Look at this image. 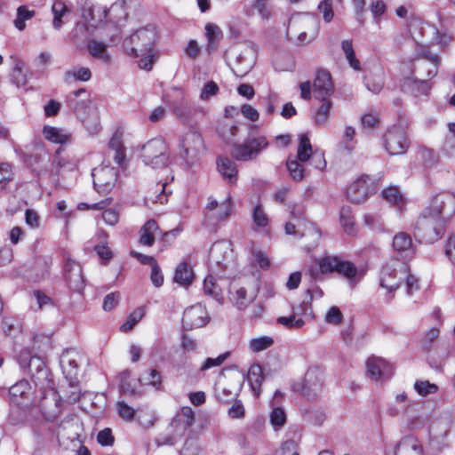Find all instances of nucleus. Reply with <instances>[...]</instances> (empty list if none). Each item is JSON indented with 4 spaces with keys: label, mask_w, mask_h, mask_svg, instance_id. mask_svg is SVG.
Here are the masks:
<instances>
[{
    "label": "nucleus",
    "mask_w": 455,
    "mask_h": 455,
    "mask_svg": "<svg viewBox=\"0 0 455 455\" xmlns=\"http://www.w3.org/2000/svg\"><path fill=\"white\" fill-rule=\"evenodd\" d=\"M287 169L290 172L291 177L297 181H300L304 179L305 169L298 159H288L286 163Z\"/></svg>",
    "instance_id": "nucleus-51"
},
{
    "label": "nucleus",
    "mask_w": 455,
    "mask_h": 455,
    "mask_svg": "<svg viewBox=\"0 0 455 455\" xmlns=\"http://www.w3.org/2000/svg\"><path fill=\"white\" fill-rule=\"evenodd\" d=\"M392 248L397 257L408 259L413 257L414 246L411 235L406 232H399L393 237Z\"/></svg>",
    "instance_id": "nucleus-23"
},
{
    "label": "nucleus",
    "mask_w": 455,
    "mask_h": 455,
    "mask_svg": "<svg viewBox=\"0 0 455 455\" xmlns=\"http://www.w3.org/2000/svg\"><path fill=\"white\" fill-rule=\"evenodd\" d=\"M333 84L329 71L319 69L316 71L313 84V92L315 100H326L333 92Z\"/></svg>",
    "instance_id": "nucleus-21"
},
{
    "label": "nucleus",
    "mask_w": 455,
    "mask_h": 455,
    "mask_svg": "<svg viewBox=\"0 0 455 455\" xmlns=\"http://www.w3.org/2000/svg\"><path fill=\"white\" fill-rule=\"evenodd\" d=\"M377 181L369 175H362L352 182L346 191L347 198L353 204L365 202L377 191Z\"/></svg>",
    "instance_id": "nucleus-11"
},
{
    "label": "nucleus",
    "mask_w": 455,
    "mask_h": 455,
    "mask_svg": "<svg viewBox=\"0 0 455 455\" xmlns=\"http://www.w3.org/2000/svg\"><path fill=\"white\" fill-rule=\"evenodd\" d=\"M424 210H430L431 215L441 217L444 222L455 213V195L450 192H441L433 198L431 204Z\"/></svg>",
    "instance_id": "nucleus-15"
},
{
    "label": "nucleus",
    "mask_w": 455,
    "mask_h": 455,
    "mask_svg": "<svg viewBox=\"0 0 455 455\" xmlns=\"http://www.w3.org/2000/svg\"><path fill=\"white\" fill-rule=\"evenodd\" d=\"M209 321V316L205 307L201 304H196L186 308L182 316L184 326L194 329L204 326Z\"/></svg>",
    "instance_id": "nucleus-20"
},
{
    "label": "nucleus",
    "mask_w": 455,
    "mask_h": 455,
    "mask_svg": "<svg viewBox=\"0 0 455 455\" xmlns=\"http://www.w3.org/2000/svg\"><path fill=\"white\" fill-rule=\"evenodd\" d=\"M23 67V61L15 59L12 70L10 74V81L18 88L22 87L27 84V76L22 72Z\"/></svg>",
    "instance_id": "nucleus-43"
},
{
    "label": "nucleus",
    "mask_w": 455,
    "mask_h": 455,
    "mask_svg": "<svg viewBox=\"0 0 455 455\" xmlns=\"http://www.w3.org/2000/svg\"><path fill=\"white\" fill-rule=\"evenodd\" d=\"M42 132L44 139L52 143L65 145L71 142V133L65 129L44 125Z\"/></svg>",
    "instance_id": "nucleus-29"
},
{
    "label": "nucleus",
    "mask_w": 455,
    "mask_h": 455,
    "mask_svg": "<svg viewBox=\"0 0 455 455\" xmlns=\"http://www.w3.org/2000/svg\"><path fill=\"white\" fill-rule=\"evenodd\" d=\"M8 392L11 398H27L32 395L33 386L28 379H22L10 387Z\"/></svg>",
    "instance_id": "nucleus-36"
},
{
    "label": "nucleus",
    "mask_w": 455,
    "mask_h": 455,
    "mask_svg": "<svg viewBox=\"0 0 455 455\" xmlns=\"http://www.w3.org/2000/svg\"><path fill=\"white\" fill-rule=\"evenodd\" d=\"M252 220L258 228H266L268 224L267 215L265 213L260 204L256 205L252 211Z\"/></svg>",
    "instance_id": "nucleus-57"
},
{
    "label": "nucleus",
    "mask_w": 455,
    "mask_h": 455,
    "mask_svg": "<svg viewBox=\"0 0 455 455\" xmlns=\"http://www.w3.org/2000/svg\"><path fill=\"white\" fill-rule=\"evenodd\" d=\"M229 353L226 352L221 355H219L215 358L208 357L204 360L202 365L199 368L201 372L206 371L213 367H220L228 357Z\"/></svg>",
    "instance_id": "nucleus-55"
},
{
    "label": "nucleus",
    "mask_w": 455,
    "mask_h": 455,
    "mask_svg": "<svg viewBox=\"0 0 455 455\" xmlns=\"http://www.w3.org/2000/svg\"><path fill=\"white\" fill-rule=\"evenodd\" d=\"M92 77V72L90 68L81 67L74 68L67 70L64 74V81L67 84H71L76 81L87 82Z\"/></svg>",
    "instance_id": "nucleus-38"
},
{
    "label": "nucleus",
    "mask_w": 455,
    "mask_h": 455,
    "mask_svg": "<svg viewBox=\"0 0 455 455\" xmlns=\"http://www.w3.org/2000/svg\"><path fill=\"white\" fill-rule=\"evenodd\" d=\"M108 148L114 151V161L119 166H123L125 160V148L123 145L121 136L114 134L108 142Z\"/></svg>",
    "instance_id": "nucleus-39"
},
{
    "label": "nucleus",
    "mask_w": 455,
    "mask_h": 455,
    "mask_svg": "<svg viewBox=\"0 0 455 455\" xmlns=\"http://www.w3.org/2000/svg\"><path fill=\"white\" fill-rule=\"evenodd\" d=\"M194 278V272L192 267L188 262H181L175 269L173 280L175 283L188 286L192 283Z\"/></svg>",
    "instance_id": "nucleus-33"
},
{
    "label": "nucleus",
    "mask_w": 455,
    "mask_h": 455,
    "mask_svg": "<svg viewBox=\"0 0 455 455\" xmlns=\"http://www.w3.org/2000/svg\"><path fill=\"white\" fill-rule=\"evenodd\" d=\"M298 24L308 31H302L298 35L299 44H309L315 40L320 28V22L316 17L303 14L292 15L289 20V28H294Z\"/></svg>",
    "instance_id": "nucleus-13"
},
{
    "label": "nucleus",
    "mask_w": 455,
    "mask_h": 455,
    "mask_svg": "<svg viewBox=\"0 0 455 455\" xmlns=\"http://www.w3.org/2000/svg\"><path fill=\"white\" fill-rule=\"evenodd\" d=\"M299 142L296 159L301 163L309 161L314 153L309 138L307 134H300L299 136Z\"/></svg>",
    "instance_id": "nucleus-41"
},
{
    "label": "nucleus",
    "mask_w": 455,
    "mask_h": 455,
    "mask_svg": "<svg viewBox=\"0 0 455 455\" xmlns=\"http://www.w3.org/2000/svg\"><path fill=\"white\" fill-rule=\"evenodd\" d=\"M12 176L11 164L8 163L0 164V190L4 189Z\"/></svg>",
    "instance_id": "nucleus-59"
},
{
    "label": "nucleus",
    "mask_w": 455,
    "mask_h": 455,
    "mask_svg": "<svg viewBox=\"0 0 455 455\" xmlns=\"http://www.w3.org/2000/svg\"><path fill=\"white\" fill-rule=\"evenodd\" d=\"M156 40V31L153 27L137 30L124 41V49L129 56L137 58L140 54L150 53Z\"/></svg>",
    "instance_id": "nucleus-4"
},
{
    "label": "nucleus",
    "mask_w": 455,
    "mask_h": 455,
    "mask_svg": "<svg viewBox=\"0 0 455 455\" xmlns=\"http://www.w3.org/2000/svg\"><path fill=\"white\" fill-rule=\"evenodd\" d=\"M395 455H424L420 441L413 435L403 436L395 445Z\"/></svg>",
    "instance_id": "nucleus-24"
},
{
    "label": "nucleus",
    "mask_w": 455,
    "mask_h": 455,
    "mask_svg": "<svg viewBox=\"0 0 455 455\" xmlns=\"http://www.w3.org/2000/svg\"><path fill=\"white\" fill-rule=\"evenodd\" d=\"M139 381L144 386H152L155 389L159 390L162 386V377L159 371L156 369H150L143 372Z\"/></svg>",
    "instance_id": "nucleus-42"
},
{
    "label": "nucleus",
    "mask_w": 455,
    "mask_h": 455,
    "mask_svg": "<svg viewBox=\"0 0 455 455\" xmlns=\"http://www.w3.org/2000/svg\"><path fill=\"white\" fill-rule=\"evenodd\" d=\"M232 213V201L228 196L220 204L212 214L205 213V223L207 225H215L217 223L225 221L229 218Z\"/></svg>",
    "instance_id": "nucleus-27"
},
{
    "label": "nucleus",
    "mask_w": 455,
    "mask_h": 455,
    "mask_svg": "<svg viewBox=\"0 0 455 455\" xmlns=\"http://www.w3.org/2000/svg\"><path fill=\"white\" fill-rule=\"evenodd\" d=\"M452 424L453 419L451 414L445 413L437 417L429 427L431 440L438 444L444 445Z\"/></svg>",
    "instance_id": "nucleus-18"
},
{
    "label": "nucleus",
    "mask_w": 455,
    "mask_h": 455,
    "mask_svg": "<svg viewBox=\"0 0 455 455\" xmlns=\"http://www.w3.org/2000/svg\"><path fill=\"white\" fill-rule=\"evenodd\" d=\"M230 299L238 309L243 310L253 299H248L247 291L243 287H240L232 293Z\"/></svg>",
    "instance_id": "nucleus-49"
},
{
    "label": "nucleus",
    "mask_w": 455,
    "mask_h": 455,
    "mask_svg": "<svg viewBox=\"0 0 455 455\" xmlns=\"http://www.w3.org/2000/svg\"><path fill=\"white\" fill-rule=\"evenodd\" d=\"M268 146L269 142L265 135H249L243 142L233 145L231 156L237 161H252L257 159Z\"/></svg>",
    "instance_id": "nucleus-5"
},
{
    "label": "nucleus",
    "mask_w": 455,
    "mask_h": 455,
    "mask_svg": "<svg viewBox=\"0 0 455 455\" xmlns=\"http://www.w3.org/2000/svg\"><path fill=\"white\" fill-rule=\"evenodd\" d=\"M194 422V411L190 407H183L181 411L175 415L169 426V434L160 436L156 439L158 445H173L186 430L192 426Z\"/></svg>",
    "instance_id": "nucleus-6"
},
{
    "label": "nucleus",
    "mask_w": 455,
    "mask_h": 455,
    "mask_svg": "<svg viewBox=\"0 0 455 455\" xmlns=\"http://www.w3.org/2000/svg\"><path fill=\"white\" fill-rule=\"evenodd\" d=\"M263 376L262 370L259 365H252L248 371L247 374V381L252 391V395L254 396L260 395V387L262 383Z\"/></svg>",
    "instance_id": "nucleus-35"
},
{
    "label": "nucleus",
    "mask_w": 455,
    "mask_h": 455,
    "mask_svg": "<svg viewBox=\"0 0 455 455\" xmlns=\"http://www.w3.org/2000/svg\"><path fill=\"white\" fill-rule=\"evenodd\" d=\"M204 292L220 304H222L224 301L222 289L212 275H207L204 280Z\"/></svg>",
    "instance_id": "nucleus-32"
},
{
    "label": "nucleus",
    "mask_w": 455,
    "mask_h": 455,
    "mask_svg": "<svg viewBox=\"0 0 455 455\" xmlns=\"http://www.w3.org/2000/svg\"><path fill=\"white\" fill-rule=\"evenodd\" d=\"M339 260V258L335 256L323 257L318 262L319 270L323 274L336 272Z\"/></svg>",
    "instance_id": "nucleus-53"
},
{
    "label": "nucleus",
    "mask_w": 455,
    "mask_h": 455,
    "mask_svg": "<svg viewBox=\"0 0 455 455\" xmlns=\"http://www.w3.org/2000/svg\"><path fill=\"white\" fill-rule=\"evenodd\" d=\"M409 146L410 140L402 124H394L383 135V147L390 156L405 154Z\"/></svg>",
    "instance_id": "nucleus-10"
},
{
    "label": "nucleus",
    "mask_w": 455,
    "mask_h": 455,
    "mask_svg": "<svg viewBox=\"0 0 455 455\" xmlns=\"http://www.w3.org/2000/svg\"><path fill=\"white\" fill-rule=\"evenodd\" d=\"M156 232H161L157 222L153 219L148 220L140 229V244L152 246L155 243V234Z\"/></svg>",
    "instance_id": "nucleus-30"
},
{
    "label": "nucleus",
    "mask_w": 455,
    "mask_h": 455,
    "mask_svg": "<svg viewBox=\"0 0 455 455\" xmlns=\"http://www.w3.org/2000/svg\"><path fill=\"white\" fill-rule=\"evenodd\" d=\"M431 215L430 210H423L415 224V236L426 243L438 241L445 230V222L441 217Z\"/></svg>",
    "instance_id": "nucleus-2"
},
{
    "label": "nucleus",
    "mask_w": 455,
    "mask_h": 455,
    "mask_svg": "<svg viewBox=\"0 0 455 455\" xmlns=\"http://www.w3.org/2000/svg\"><path fill=\"white\" fill-rule=\"evenodd\" d=\"M244 377L243 375L235 374L218 382L215 387L216 398L223 396H234L236 398L242 388Z\"/></svg>",
    "instance_id": "nucleus-22"
},
{
    "label": "nucleus",
    "mask_w": 455,
    "mask_h": 455,
    "mask_svg": "<svg viewBox=\"0 0 455 455\" xmlns=\"http://www.w3.org/2000/svg\"><path fill=\"white\" fill-rule=\"evenodd\" d=\"M364 85L368 91L378 94L384 86V78L382 74L367 75L364 76Z\"/></svg>",
    "instance_id": "nucleus-47"
},
{
    "label": "nucleus",
    "mask_w": 455,
    "mask_h": 455,
    "mask_svg": "<svg viewBox=\"0 0 455 455\" xmlns=\"http://www.w3.org/2000/svg\"><path fill=\"white\" fill-rule=\"evenodd\" d=\"M421 60V68L425 66H431L428 68L426 77L433 78L437 75L439 65H440V58L436 54H433L430 52L429 45L417 44L415 47V51L411 59V62H418Z\"/></svg>",
    "instance_id": "nucleus-17"
},
{
    "label": "nucleus",
    "mask_w": 455,
    "mask_h": 455,
    "mask_svg": "<svg viewBox=\"0 0 455 455\" xmlns=\"http://www.w3.org/2000/svg\"><path fill=\"white\" fill-rule=\"evenodd\" d=\"M180 156L188 168L200 164L201 156L204 150V142L199 132H187L180 141Z\"/></svg>",
    "instance_id": "nucleus-7"
},
{
    "label": "nucleus",
    "mask_w": 455,
    "mask_h": 455,
    "mask_svg": "<svg viewBox=\"0 0 455 455\" xmlns=\"http://www.w3.org/2000/svg\"><path fill=\"white\" fill-rule=\"evenodd\" d=\"M426 78H412L411 86L417 94L427 95L430 91V85Z\"/></svg>",
    "instance_id": "nucleus-60"
},
{
    "label": "nucleus",
    "mask_w": 455,
    "mask_h": 455,
    "mask_svg": "<svg viewBox=\"0 0 455 455\" xmlns=\"http://www.w3.org/2000/svg\"><path fill=\"white\" fill-rule=\"evenodd\" d=\"M86 90L82 88L70 93L67 97L68 107L75 112L77 116H82L87 113V110L92 105V101L89 98L79 100L83 94H86Z\"/></svg>",
    "instance_id": "nucleus-25"
},
{
    "label": "nucleus",
    "mask_w": 455,
    "mask_h": 455,
    "mask_svg": "<svg viewBox=\"0 0 455 455\" xmlns=\"http://www.w3.org/2000/svg\"><path fill=\"white\" fill-rule=\"evenodd\" d=\"M78 357L79 354L74 349L63 351L60 358V365L64 380L59 388H55L53 381L46 379L40 398H52L55 396H58V398H82V396L92 395L86 390H83L78 380Z\"/></svg>",
    "instance_id": "nucleus-1"
},
{
    "label": "nucleus",
    "mask_w": 455,
    "mask_h": 455,
    "mask_svg": "<svg viewBox=\"0 0 455 455\" xmlns=\"http://www.w3.org/2000/svg\"><path fill=\"white\" fill-rule=\"evenodd\" d=\"M144 315V309L139 307L132 312L126 321L120 326V331L123 332H128L133 329V327L142 319Z\"/></svg>",
    "instance_id": "nucleus-48"
},
{
    "label": "nucleus",
    "mask_w": 455,
    "mask_h": 455,
    "mask_svg": "<svg viewBox=\"0 0 455 455\" xmlns=\"http://www.w3.org/2000/svg\"><path fill=\"white\" fill-rule=\"evenodd\" d=\"M414 389L420 396L435 395L438 391L437 385L430 383L428 380H418L414 383Z\"/></svg>",
    "instance_id": "nucleus-52"
},
{
    "label": "nucleus",
    "mask_w": 455,
    "mask_h": 455,
    "mask_svg": "<svg viewBox=\"0 0 455 455\" xmlns=\"http://www.w3.org/2000/svg\"><path fill=\"white\" fill-rule=\"evenodd\" d=\"M439 334V330L432 327L424 333L419 342V349L428 354L429 364L435 369L442 367L444 360L450 355L446 344L436 343Z\"/></svg>",
    "instance_id": "nucleus-3"
},
{
    "label": "nucleus",
    "mask_w": 455,
    "mask_h": 455,
    "mask_svg": "<svg viewBox=\"0 0 455 455\" xmlns=\"http://www.w3.org/2000/svg\"><path fill=\"white\" fill-rule=\"evenodd\" d=\"M340 224L344 232L348 235H355L357 232L355 218L352 214L350 207H342L339 213Z\"/></svg>",
    "instance_id": "nucleus-40"
},
{
    "label": "nucleus",
    "mask_w": 455,
    "mask_h": 455,
    "mask_svg": "<svg viewBox=\"0 0 455 455\" xmlns=\"http://www.w3.org/2000/svg\"><path fill=\"white\" fill-rule=\"evenodd\" d=\"M343 320V315L338 307H331L325 315V321L328 323L339 324Z\"/></svg>",
    "instance_id": "nucleus-63"
},
{
    "label": "nucleus",
    "mask_w": 455,
    "mask_h": 455,
    "mask_svg": "<svg viewBox=\"0 0 455 455\" xmlns=\"http://www.w3.org/2000/svg\"><path fill=\"white\" fill-rule=\"evenodd\" d=\"M319 100L322 101V104L316 109L314 120L317 125L321 126L328 123L332 103L329 99Z\"/></svg>",
    "instance_id": "nucleus-44"
},
{
    "label": "nucleus",
    "mask_w": 455,
    "mask_h": 455,
    "mask_svg": "<svg viewBox=\"0 0 455 455\" xmlns=\"http://www.w3.org/2000/svg\"><path fill=\"white\" fill-rule=\"evenodd\" d=\"M336 272L347 278H354L357 274L356 267L350 261L339 259Z\"/></svg>",
    "instance_id": "nucleus-56"
},
{
    "label": "nucleus",
    "mask_w": 455,
    "mask_h": 455,
    "mask_svg": "<svg viewBox=\"0 0 455 455\" xmlns=\"http://www.w3.org/2000/svg\"><path fill=\"white\" fill-rule=\"evenodd\" d=\"M444 252L449 260L455 265V235L449 236L444 245Z\"/></svg>",
    "instance_id": "nucleus-64"
},
{
    "label": "nucleus",
    "mask_w": 455,
    "mask_h": 455,
    "mask_svg": "<svg viewBox=\"0 0 455 455\" xmlns=\"http://www.w3.org/2000/svg\"><path fill=\"white\" fill-rule=\"evenodd\" d=\"M274 343V340L271 337L268 336H261L258 338L251 339L249 342V348L255 353L263 351L270 347Z\"/></svg>",
    "instance_id": "nucleus-50"
},
{
    "label": "nucleus",
    "mask_w": 455,
    "mask_h": 455,
    "mask_svg": "<svg viewBox=\"0 0 455 455\" xmlns=\"http://www.w3.org/2000/svg\"><path fill=\"white\" fill-rule=\"evenodd\" d=\"M381 196L384 200L397 206L398 208L403 207L406 203L405 198L401 193L399 188L395 186H389L383 189L381 192Z\"/></svg>",
    "instance_id": "nucleus-37"
},
{
    "label": "nucleus",
    "mask_w": 455,
    "mask_h": 455,
    "mask_svg": "<svg viewBox=\"0 0 455 455\" xmlns=\"http://www.w3.org/2000/svg\"><path fill=\"white\" fill-rule=\"evenodd\" d=\"M35 16V11L28 10L25 5H20L17 9V16L13 23L15 28L22 31L26 28V20L32 19Z\"/></svg>",
    "instance_id": "nucleus-46"
},
{
    "label": "nucleus",
    "mask_w": 455,
    "mask_h": 455,
    "mask_svg": "<svg viewBox=\"0 0 455 455\" xmlns=\"http://www.w3.org/2000/svg\"><path fill=\"white\" fill-rule=\"evenodd\" d=\"M318 10L323 13L325 22H330L333 19L332 0H323L318 4Z\"/></svg>",
    "instance_id": "nucleus-61"
},
{
    "label": "nucleus",
    "mask_w": 455,
    "mask_h": 455,
    "mask_svg": "<svg viewBox=\"0 0 455 455\" xmlns=\"http://www.w3.org/2000/svg\"><path fill=\"white\" fill-rule=\"evenodd\" d=\"M94 189L101 195L109 193L117 180V172L108 165L96 167L92 172Z\"/></svg>",
    "instance_id": "nucleus-14"
},
{
    "label": "nucleus",
    "mask_w": 455,
    "mask_h": 455,
    "mask_svg": "<svg viewBox=\"0 0 455 455\" xmlns=\"http://www.w3.org/2000/svg\"><path fill=\"white\" fill-rule=\"evenodd\" d=\"M61 149L59 148L56 151V156L53 160V166L59 173L60 171L73 172L76 170L81 162V158L76 156L61 157L58 156L60 154Z\"/></svg>",
    "instance_id": "nucleus-31"
},
{
    "label": "nucleus",
    "mask_w": 455,
    "mask_h": 455,
    "mask_svg": "<svg viewBox=\"0 0 455 455\" xmlns=\"http://www.w3.org/2000/svg\"><path fill=\"white\" fill-rule=\"evenodd\" d=\"M366 373L376 382H384L394 374L393 365L382 357L371 356L366 361Z\"/></svg>",
    "instance_id": "nucleus-16"
},
{
    "label": "nucleus",
    "mask_w": 455,
    "mask_h": 455,
    "mask_svg": "<svg viewBox=\"0 0 455 455\" xmlns=\"http://www.w3.org/2000/svg\"><path fill=\"white\" fill-rule=\"evenodd\" d=\"M355 130L354 127L348 125L345 128L344 135L342 139V144L346 150L351 152L355 146Z\"/></svg>",
    "instance_id": "nucleus-58"
},
{
    "label": "nucleus",
    "mask_w": 455,
    "mask_h": 455,
    "mask_svg": "<svg viewBox=\"0 0 455 455\" xmlns=\"http://www.w3.org/2000/svg\"><path fill=\"white\" fill-rule=\"evenodd\" d=\"M89 53L99 60H101L105 63H109L111 57L107 51V44L95 39H91L86 44Z\"/></svg>",
    "instance_id": "nucleus-34"
},
{
    "label": "nucleus",
    "mask_w": 455,
    "mask_h": 455,
    "mask_svg": "<svg viewBox=\"0 0 455 455\" xmlns=\"http://www.w3.org/2000/svg\"><path fill=\"white\" fill-rule=\"evenodd\" d=\"M52 12L53 13L52 25L55 29H60L62 26L61 18L66 12H70V9L67 7L65 3L61 0H55L52 6Z\"/></svg>",
    "instance_id": "nucleus-45"
},
{
    "label": "nucleus",
    "mask_w": 455,
    "mask_h": 455,
    "mask_svg": "<svg viewBox=\"0 0 455 455\" xmlns=\"http://www.w3.org/2000/svg\"><path fill=\"white\" fill-rule=\"evenodd\" d=\"M321 387V372L317 367H310L307 371L304 378L291 384L293 393L304 397L316 396Z\"/></svg>",
    "instance_id": "nucleus-12"
},
{
    "label": "nucleus",
    "mask_w": 455,
    "mask_h": 455,
    "mask_svg": "<svg viewBox=\"0 0 455 455\" xmlns=\"http://www.w3.org/2000/svg\"><path fill=\"white\" fill-rule=\"evenodd\" d=\"M64 270L69 288L76 292H82L84 288V280L81 266L70 258H67Z\"/></svg>",
    "instance_id": "nucleus-19"
},
{
    "label": "nucleus",
    "mask_w": 455,
    "mask_h": 455,
    "mask_svg": "<svg viewBox=\"0 0 455 455\" xmlns=\"http://www.w3.org/2000/svg\"><path fill=\"white\" fill-rule=\"evenodd\" d=\"M167 146L162 138H155L148 140L141 148V158L146 165L153 169L162 168L167 165L169 156L166 154Z\"/></svg>",
    "instance_id": "nucleus-9"
},
{
    "label": "nucleus",
    "mask_w": 455,
    "mask_h": 455,
    "mask_svg": "<svg viewBox=\"0 0 455 455\" xmlns=\"http://www.w3.org/2000/svg\"><path fill=\"white\" fill-rule=\"evenodd\" d=\"M406 276V265L394 262L385 265L380 272L379 285L387 291V300L395 296V291L400 287Z\"/></svg>",
    "instance_id": "nucleus-8"
},
{
    "label": "nucleus",
    "mask_w": 455,
    "mask_h": 455,
    "mask_svg": "<svg viewBox=\"0 0 455 455\" xmlns=\"http://www.w3.org/2000/svg\"><path fill=\"white\" fill-rule=\"evenodd\" d=\"M219 172L223 179L228 180L229 183H235L237 180V166L236 164L225 156H220L216 161Z\"/></svg>",
    "instance_id": "nucleus-28"
},
{
    "label": "nucleus",
    "mask_w": 455,
    "mask_h": 455,
    "mask_svg": "<svg viewBox=\"0 0 455 455\" xmlns=\"http://www.w3.org/2000/svg\"><path fill=\"white\" fill-rule=\"evenodd\" d=\"M252 256H253L255 263L261 269L266 270L270 267V259H268L267 255L264 251H262L260 250H253Z\"/></svg>",
    "instance_id": "nucleus-62"
},
{
    "label": "nucleus",
    "mask_w": 455,
    "mask_h": 455,
    "mask_svg": "<svg viewBox=\"0 0 455 455\" xmlns=\"http://www.w3.org/2000/svg\"><path fill=\"white\" fill-rule=\"evenodd\" d=\"M116 408L118 411V414L121 418L125 420L133 419L134 416L138 415V420L140 424L146 427H149L154 424V416L149 415L148 419H143L142 411L140 410H134L132 406L128 405L124 400H121L117 403Z\"/></svg>",
    "instance_id": "nucleus-26"
},
{
    "label": "nucleus",
    "mask_w": 455,
    "mask_h": 455,
    "mask_svg": "<svg viewBox=\"0 0 455 455\" xmlns=\"http://www.w3.org/2000/svg\"><path fill=\"white\" fill-rule=\"evenodd\" d=\"M276 322L287 329H300L305 325V321L302 318H296L295 314L289 316H280Z\"/></svg>",
    "instance_id": "nucleus-54"
}]
</instances>
